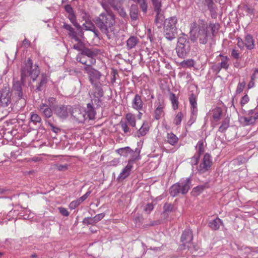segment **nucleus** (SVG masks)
Here are the masks:
<instances>
[{"label":"nucleus","mask_w":258,"mask_h":258,"mask_svg":"<svg viewBox=\"0 0 258 258\" xmlns=\"http://www.w3.org/2000/svg\"><path fill=\"white\" fill-rule=\"evenodd\" d=\"M3 131L1 134H3V137L6 140L11 139V137L16 135L17 130H2Z\"/></svg>","instance_id":"nucleus-34"},{"label":"nucleus","mask_w":258,"mask_h":258,"mask_svg":"<svg viewBox=\"0 0 258 258\" xmlns=\"http://www.w3.org/2000/svg\"><path fill=\"white\" fill-rule=\"evenodd\" d=\"M85 111V113L86 114V119L88 118L89 119H93L95 118V116L96 115V112L94 107L92 106V104L90 103H88L87 104V107L86 110Z\"/></svg>","instance_id":"nucleus-25"},{"label":"nucleus","mask_w":258,"mask_h":258,"mask_svg":"<svg viewBox=\"0 0 258 258\" xmlns=\"http://www.w3.org/2000/svg\"><path fill=\"white\" fill-rule=\"evenodd\" d=\"M189 101L190 108H198L197 97L194 94L192 93L189 97Z\"/></svg>","instance_id":"nucleus-38"},{"label":"nucleus","mask_w":258,"mask_h":258,"mask_svg":"<svg viewBox=\"0 0 258 258\" xmlns=\"http://www.w3.org/2000/svg\"><path fill=\"white\" fill-rule=\"evenodd\" d=\"M177 20L176 17H171L168 19H166L164 22V26L166 27H174L176 28V24L177 23Z\"/></svg>","instance_id":"nucleus-27"},{"label":"nucleus","mask_w":258,"mask_h":258,"mask_svg":"<svg viewBox=\"0 0 258 258\" xmlns=\"http://www.w3.org/2000/svg\"><path fill=\"white\" fill-rule=\"evenodd\" d=\"M205 188V185H199L196 187H194L192 189V192L196 193L197 195H199L201 192H202Z\"/></svg>","instance_id":"nucleus-54"},{"label":"nucleus","mask_w":258,"mask_h":258,"mask_svg":"<svg viewBox=\"0 0 258 258\" xmlns=\"http://www.w3.org/2000/svg\"><path fill=\"white\" fill-rule=\"evenodd\" d=\"M134 160V159H131L128 161L127 165L123 169L122 171L119 174L118 177V179L123 180L130 175L131 171L133 168V164Z\"/></svg>","instance_id":"nucleus-16"},{"label":"nucleus","mask_w":258,"mask_h":258,"mask_svg":"<svg viewBox=\"0 0 258 258\" xmlns=\"http://www.w3.org/2000/svg\"><path fill=\"white\" fill-rule=\"evenodd\" d=\"M136 2H138L139 4L140 8L142 10V11L144 13H146L147 12L148 8L147 0H139L137 1Z\"/></svg>","instance_id":"nucleus-45"},{"label":"nucleus","mask_w":258,"mask_h":258,"mask_svg":"<svg viewBox=\"0 0 258 258\" xmlns=\"http://www.w3.org/2000/svg\"><path fill=\"white\" fill-rule=\"evenodd\" d=\"M154 209V205L152 203L147 204L144 208V211L150 213Z\"/></svg>","instance_id":"nucleus-62"},{"label":"nucleus","mask_w":258,"mask_h":258,"mask_svg":"<svg viewBox=\"0 0 258 258\" xmlns=\"http://www.w3.org/2000/svg\"><path fill=\"white\" fill-rule=\"evenodd\" d=\"M237 41V45L238 47L241 50H243L244 48V47H245L244 40L243 41L242 39H241L240 37H238L236 39Z\"/></svg>","instance_id":"nucleus-56"},{"label":"nucleus","mask_w":258,"mask_h":258,"mask_svg":"<svg viewBox=\"0 0 258 258\" xmlns=\"http://www.w3.org/2000/svg\"><path fill=\"white\" fill-rule=\"evenodd\" d=\"M82 202L78 199L76 201H72L69 205V208L71 209H75Z\"/></svg>","instance_id":"nucleus-55"},{"label":"nucleus","mask_w":258,"mask_h":258,"mask_svg":"<svg viewBox=\"0 0 258 258\" xmlns=\"http://www.w3.org/2000/svg\"><path fill=\"white\" fill-rule=\"evenodd\" d=\"M190 49V42L185 35L178 38L176 47V51L178 57L184 58Z\"/></svg>","instance_id":"nucleus-5"},{"label":"nucleus","mask_w":258,"mask_h":258,"mask_svg":"<svg viewBox=\"0 0 258 258\" xmlns=\"http://www.w3.org/2000/svg\"><path fill=\"white\" fill-rule=\"evenodd\" d=\"M223 225V223L222 220L218 217L211 220L208 223L209 227L213 230H218L220 227Z\"/></svg>","instance_id":"nucleus-23"},{"label":"nucleus","mask_w":258,"mask_h":258,"mask_svg":"<svg viewBox=\"0 0 258 258\" xmlns=\"http://www.w3.org/2000/svg\"><path fill=\"white\" fill-rule=\"evenodd\" d=\"M62 27L69 31L68 35L71 37L72 35L75 34L76 32L75 31L74 29L69 24H67L66 23H64Z\"/></svg>","instance_id":"nucleus-44"},{"label":"nucleus","mask_w":258,"mask_h":258,"mask_svg":"<svg viewBox=\"0 0 258 258\" xmlns=\"http://www.w3.org/2000/svg\"><path fill=\"white\" fill-rule=\"evenodd\" d=\"M47 82V78L46 75L43 74L41 76V80L37 87L36 90L40 91L42 90V88L44 86Z\"/></svg>","instance_id":"nucleus-40"},{"label":"nucleus","mask_w":258,"mask_h":258,"mask_svg":"<svg viewBox=\"0 0 258 258\" xmlns=\"http://www.w3.org/2000/svg\"><path fill=\"white\" fill-rule=\"evenodd\" d=\"M56 103V99L53 97H50L48 99V103L47 104L49 107H53L54 108V105Z\"/></svg>","instance_id":"nucleus-64"},{"label":"nucleus","mask_w":258,"mask_h":258,"mask_svg":"<svg viewBox=\"0 0 258 258\" xmlns=\"http://www.w3.org/2000/svg\"><path fill=\"white\" fill-rule=\"evenodd\" d=\"M204 143L203 140H200L198 142L197 146H196V148L197 150L196 154H198V155H199L200 156H201V155L204 152L205 150H204Z\"/></svg>","instance_id":"nucleus-39"},{"label":"nucleus","mask_w":258,"mask_h":258,"mask_svg":"<svg viewBox=\"0 0 258 258\" xmlns=\"http://www.w3.org/2000/svg\"><path fill=\"white\" fill-rule=\"evenodd\" d=\"M116 152L121 156H123L124 157H127L128 154L133 153V150L128 147L120 148L117 150Z\"/></svg>","instance_id":"nucleus-35"},{"label":"nucleus","mask_w":258,"mask_h":258,"mask_svg":"<svg viewBox=\"0 0 258 258\" xmlns=\"http://www.w3.org/2000/svg\"><path fill=\"white\" fill-rule=\"evenodd\" d=\"M109 7H112L114 10H116L119 15L125 18L127 15L121 5V0H105Z\"/></svg>","instance_id":"nucleus-12"},{"label":"nucleus","mask_w":258,"mask_h":258,"mask_svg":"<svg viewBox=\"0 0 258 258\" xmlns=\"http://www.w3.org/2000/svg\"><path fill=\"white\" fill-rule=\"evenodd\" d=\"M258 118V112L255 113L254 115L252 117V116H251V117H241V121L242 122H244L245 124L246 125H247V124H250L251 123H252V122H253L254 121V120L256 119H257Z\"/></svg>","instance_id":"nucleus-36"},{"label":"nucleus","mask_w":258,"mask_h":258,"mask_svg":"<svg viewBox=\"0 0 258 258\" xmlns=\"http://www.w3.org/2000/svg\"><path fill=\"white\" fill-rule=\"evenodd\" d=\"M40 73L38 66L36 64H33L32 61L29 58L25 64L22 68L21 70V79L24 80V78L30 76L33 81L35 80Z\"/></svg>","instance_id":"nucleus-4"},{"label":"nucleus","mask_w":258,"mask_h":258,"mask_svg":"<svg viewBox=\"0 0 258 258\" xmlns=\"http://www.w3.org/2000/svg\"><path fill=\"white\" fill-rule=\"evenodd\" d=\"M92 85L93 87V95L95 98H97L96 100L99 101V98L103 95V91L102 88L101 84L100 83Z\"/></svg>","instance_id":"nucleus-22"},{"label":"nucleus","mask_w":258,"mask_h":258,"mask_svg":"<svg viewBox=\"0 0 258 258\" xmlns=\"http://www.w3.org/2000/svg\"><path fill=\"white\" fill-rule=\"evenodd\" d=\"M125 119L131 127H135L136 126V118L135 115L131 113H127L125 115Z\"/></svg>","instance_id":"nucleus-33"},{"label":"nucleus","mask_w":258,"mask_h":258,"mask_svg":"<svg viewBox=\"0 0 258 258\" xmlns=\"http://www.w3.org/2000/svg\"><path fill=\"white\" fill-rule=\"evenodd\" d=\"M31 120L33 122H40L41 119L38 114H33L31 116Z\"/></svg>","instance_id":"nucleus-58"},{"label":"nucleus","mask_w":258,"mask_h":258,"mask_svg":"<svg viewBox=\"0 0 258 258\" xmlns=\"http://www.w3.org/2000/svg\"><path fill=\"white\" fill-rule=\"evenodd\" d=\"M184 116V114L182 112L180 111L178 112L174 118L173 123L176 125L180 124Z\"/></svg>","instance_id":"nucleus-41"},{"label":"nucleus","mask_w":258,"mask_h":258,"mask_svg":"<svg viewBox=\"0 0 258 258\" xmlns=\"http://www.w3.org/2000/svg\"><path fill=\"white\" fill-rule=\"evenodd\" d=\"M177 28L174 27H164V34L165 37L171 40L174 39L176 37Z\"/></svg>","instance_id":"nucleus-21"},{"label":"nucleus","mask_w":258,"mask_h":258,"mask_svg":"<svg viewBox=\"0 0 258 258\" xmlns=\"http://www.w3.org/2000/svg\"><path fill=\"white\" fill-rule=\"evenodd\" d=\"M84 70L88 75L89 81L91 85L100 83L102 74L92 67H85Z\"/></svg>","instance_id":"nucleus-8"},{"label":"nucleus","mask_w":258,"mask_h":258,"mask_svg":"<svg viewBox=\"0 0 258 258\" xmlns=\"http://www.w3.org/2000/svg\"><path fill=\"white\" fill-rule=\"evenodd\" d=\"M58 210L60 213L64 216H68L70 214V213L68 212L67 209L63 207H59L58 208Z\"/></svg>","instance_id":"nucleus-63"},{"label":"nucleus","mask_w":258,"mask_h":258,"mask_svg":"<svg viewBox=\"0 0 258 258\" xmlns=\"http://www.w3.org/2000/svg\"><path fill=\"white\" fill-rule=\"evenodd\" d=\"M219 56L221 57V61L219 63L221 69L227 70L229 66V59L227 56H223L220 54Z\"/></svg>","instance_id":"nucleus-31"},{"label":"nucleus","mask_w":258,"mask_h":258,"mask_svg":"<svg viewBox=\"0 0 258 258\" xmlns=\"http://www.w3.org/2000/svg\"><path fill=\"white\" fill-rule=\"evenodd\" d=\"M86 56H84L81 54H79L76 57V60L83 64L85 65V67H91L94 64L89 63V58L88 59L86 58Z\"/></svg>","instance_id":"nucleus-30"},{"label":"nucleus","mask_w":258,"mask_h":258,"mask_svg":"<svg viewBox=\"0 0 258 258\" xmlns=\"http://www.w3.org/2000/svg\"><path fill=\"white\" fill-rule=\"evenodd\" d=\"M181 65L182 67H193L194 65V61L192 59H187L186 60H183L181 62Z\"/></svg>","instance_id":"nucleus-53"},{"label":"nucleus","mask_w":258,"mask_h":258,"mask_svg":"<svg viewBox=\"0 0 258 258\" xmlns=\"http://www.w3.org/2000/svg\"><path fill=\"white\" fill-rule=\"evenodd\" d=\"M221 125L219 127V129H227L229 127L230 120L229 118H226L222 121Z\"/></svg>","instance_id":"nucleus-47"},{"label":"nucleus","mask_w":258,"mask_h":258,"mask_svg":"<svg viewBox=\"0 0 258 258\" xmlns=\"http://www.w3.org/2000/svg\"><path fill=\"white\" fill-rule=\"evenodd\" d=\"M200 156L198 154H195L191 159L190 163L192 166L197 165L199 162Z\"/></svg>","instance_id":"nucleus-52"},{"label":"nucleus","mask_w":258,"mask_h":258,"mask_svg":"<svg viewBox=\"0 0 258 258\" xmlns=\"http://www.w3.org/2000/svg\"><path fill=\"white\" fill-rule=\"evenodd\" d=\"M220 28L218 23H210L199 19L190 25L191 39L196 41L198 39L201 44H205L208 40L212 39L217 34Z\"/></svg>","instance_id":"nucleus-1"},{"label":"nucleus","mask_w":258,"mask_h":258,"mask_svg":"<svg viewBox=\"0 0 258 258\" xmlns=\"http://www.w3.org/2000/svg\"><path fill=\"white\" fill-rule=\"evenodd\" d=\"M130 17L133 20H136L138 18V9L136 6L132 5L130 11Z\"/></svg>","instance_id":"nucleus-37"},{"label":"nucleus","mask_w":258,"mask_h":258,"mask_svg":"<svg viewBox=\"0 0 258 258\" xmlns=\"http://www.w3.org/2000/svg\"><path fill=\"white\" fill-rule=\"evenodd\" d=\"M166 141L171 145L174 146L177 143L178 138L173 133L170 132L167 134Z\"/></svg>","instance_id":"nucleus-26"},{"label":"nucleus","mask_w":258,"mask_h":258,"mask_svg":"<svg viewBox=\"0 0 258 258\" xmlns=\"http://www.w3.org/2000/svg\"><path fill=\"white\" fill-rule=\"evenodd\" d=\"M84 48L83 46V43L82 42H80L76 44H75L73 46V48L78 50L81 51L82 52V50Z\"/></svg>","instance_id":"nucleus-59"},{"label":"nucleus","mask_w":258,"mask_h":258,"mask_svg":"<svg viewBox=\"0 0 258 258\" xmlns=\"http://www.w3.org/2000/svg\"><path fill=\"white\" fill-rule=\"evenodd\" d=\"M155 12L161 11V3L159 0H152Z\"/></svg>","instance_id":"nucleus-49"},{"label":"nucleus","mask_w":258,"mask_h":258,"mask_svg":"<svg viewBox=\"0 0 258 258\" xmlns=\"http://www.w3.org/2000/svg\"><path fill=\"white\" fill-rule=\"evenodd\" d=\"M241 10L246 13V15H252L253 14V9L252 7L248 5H244L241 7Z\"/></svg>","instance_id":"nucleus-43"},{"label":"nucleus","mask_w":258,"mask_h":258,"mask_svg":"<svg viewBox=\"0 0 258 258\" xmlns=\"http://www.w3.org/2000/svg\"><path fill=\"white\" fill-rule=\"evenodd\" d=\"M99 52L100 50L96 48L90 49L84 47L80 54L87 56L89 58L90 64H95L96 59L95 57L99 53Z\"/></svg>","instance_id":"nucleus-11"},{"label":"nucleus","mask_w":258,"mask_h":258,"mask_svg":"<svg viewBox=\"0 0 258 258\" xmlns=\"http://www.w3.org/2000/svg\"><path fill=\"white\" fill-rule=\"evenodd\" d=\"M207 3L208 9L210 11L211 16L212 17H215L216 16V9L213 0L207 1Z\"/></svg>","instance_id":"nucleus-32"},{"label":"nucleus","mask_w":258,"mask_h":258,"mask_svg":"<svg viewBox=\"0 0 258 258\" xmlns=\"http://www.w3.org/2000/svg\"><path fill=\"white\" fill-rule=\"evenodd\" d=\"M192 240V234L189 229H185L181 236V241L182 244L180 245L181 249L189 248L190 247L191 241Z\"/></svg>","instance_id":"nucleus-9"},{"label":"nucleus","mask_w":258,"mask_h":258,"mask_svg":"<svg viewBox=\"0 0 258 258\" xmlns=\"http://www.w3.org/2000/svg\"><path fill=\"white\" fill-rule=\"evenodd\" d=\"M105 12L101 13L94 21L100 30L106 34L109 39L114 35V26L115 24V15L111 12L110 8L105 0L101 3Z\"/></svg>","instance_id":"nucleus-2"},{"label":"nucleus","mask_w":258,"mask_h":258,"mask_svg":"<svg viewBox=\"0 0 258 258\" xmlns=\"http://www.w3.org/2000/svg\"><path fill=\"white\" fill-rule=\"evenodd\" d=\"M156 16L155 18V22L157 24L160 23L161 24L164 17L163 15L161 13V11L156 12Z\"/></svg>","instance_id":"nucleus-51"},{"label":"nucleus","mask_w":258,"mask_h":258,"mask_svg":"<svg viewBox=\"0 0 258 258\" xmlns=\"http://www.w3.org/2000/svg\"><path fill=\"white\" fill-rule=\"evenodd\" d=\"M139 42V39L135 36L130 37L126 41V46L130 49L134 48Z\"/></svg>","instance_id":"nucleus-29"},{"label":"nucleus","mask_w":258,"mask_h":258,"mask_svg":"<svg viewBox=\"0 0 258 258\" xmlns=\"http://www.w3.org/2000/svg\"><path fill=\"white\" fill-rule=\"evenodd\" d=\"M12 93L10 87L6 84L0 90V107L8 106L11 103Z\"/></svg>","instance_id":"nucleus-7"},{"label":"nucleus","mask_w":258,"mask_h":258,"mask_svg":"<svg viewBox=\"0 0 258 258\" xmlns=\"http://www.w3.org/2000/svg\"><path fill=\"white\" fill-rule=\"evenodd\" d=\"M223 114V110L221 107H217L209 111L208 116L213 127H216L217 125L221 123Z\"/></svg>","instance_id":"nucleus-6"},{"label":"nucleus","mask_w":258,"mask_h":258,"mask_svg":"<svg viewBox=\"0 0 258 258\" xmlns=\"http://www.w3.org/2000/svg\"><path fill=\"white\" fill-rule=\"evenodd\" d=\"M250 100L249 97L247 94H245L241 99L240 104L241 107H243L244 105L248 103Z\"/></svg>","instance_id":"nucleus-50"},{"label":"nucleus","mask_w":258,"mask_h":258,"mask_svg":"<svg viewBox=\"0 0 258 258\" xmlns=\"http://www.w3.org/2000/svg\"><path fill=\"white\" fill-rule=\"evenodd\" d=\"M165 105L164 101H160L155 103V110L153 116L156 120H159L164 117L165 115L164 109Z\"/></svg>","instance_id":"nucleus-14"},{"label":"nucleus","mask_w":258,"mask_h":258,"mask_svg":"<svg viewBox=\"0 0 258 258\" xmlns=\"http://www.w3.org/2000/svg\"><path fill=\"white\" fill-rule=\"evenodd\" d=\"M245 83L244 81H243L241 82H239L237 86V88L236 90V93L237 94H240V93H241L243 91L244 88H245Z\"/></svg>","instance_id":"nucleus-48"},{"label":"nucleus","mask_w":258,"mask_h":258,"mask_svg":"<svg viewBox=\"0 0 258 258\" xmlns=\"http://www.w3.org/2000/svg\"><path fill=\"white\" fill-rule=\"evenodd\" d=\"M169 100L171 102L173 109L174 110L177 109L179 104L178 98L173 93H170L169 94Z\"/></svg>","instance_id":"nucleus-28"},{"label":"nucleus","mask_w":258,"mask_h":258,"mask_svg":"<svg viewBox=\"0 0 258 258\" xmlns=\"http://www.w3.org/2000/svg\"><path fill=\"white\" fill-rule=\"evenodd\" d=\"M212 163V161L210 155L208 153L205 154L198 168V172L201 174L205 173L210 169Z\"/></svg>","instance_id":"nucleus-10"},{"label":"nucleus","mask_w":258,"mask_h":258,"mask_svg":"<svg viewBox=\"0 0 258 258\" xmlns=\"http://www.w3.org/2000/svg\"><path fill=\"white\" fill-rule=\"evenodd\" d=\"M56 169L58 171H64L68 169V165L67 164L64 165H58L57 164L55 165Z\"/></svg>","instance_id":"nucleus-60"},{"label":"nucleus","mask_w":258,"mask_h":258,"mask_svg":"<svg viewBox=\"0 0 258 258\" xmlns=\"http://www.w3.org/2000/svg\"><path fill=\"white\" fill-rule=\"evenodd\" d=\"M83 26L86 30L92 31L95 28L94 26L92 23H87V22L83 24Z\"/></svg>","instance_id":"nucleus-61"},{"label":"nucleus","mask_w":258,"mask_h":258,"mask_svg":"<svg viewBox=\"0 0 258 258\" xmlns=\"http://www.w3.org/2000/svg\"><path fill=\"white\" fill-rule=\"evenodd\" d=\"M143 106L141 96L138 94H136L132 102V107L136 110L140 111L143 109Z\"/></svg>","instance_id":"nucleus-18"},{"label":"nucleus","mask_w":258,"mask_h":258,"mask_svg":"<svg viewBox=\"0 0 258 258\" xmlns=\"http://www.w3.org/2000/svg\"><path fill=\"white\" fill-rule=\"evenodd\" d=\"M38 109L40 113L45 117L49 118L52 115V111L50 107L47 104L42 103L38 107Z\"/></svg>","instance_id":"nucleus-19"},{"label":"nucleus","mask_w":258,"mask_h":258,"mask_svg":"<svg viewBox=\"0 0 258 258\" xmlns=\"http://www.w3.org/2000/svg\"><path fill=\"white\" fill-rule=\"evenodd\" d=\"M148 130H135V132H133L132 134L135 137L140 138L141 137L145 136Z\"/></svg>","instance_id":"nucleus-46"},{"label":"nucleus","mask_w":258,"mask_h":258,"mask_svg":"<svg viewBox=\"0 0 258 258\" xmlns=\"http://www.w3.org/2000/svg\"><path fill=\"white\" fill-rule=\"evenodd\" d=\"M191 186L190 178L181 179L178 183L173 185L170 189V194L172 197H176L178 194H186Z\"/></svg>","instance_id":"nucleus-3"},{"label":"nucleus","mask_w":258,"mask_h":258,"mask_svg":"<svg viewBox=\"0 0 258 258\" xmlns=\"http://www.w3.org/2000/svg\"><path fill=\"white\" fill-rule=\"evenodd\" d=\"M245 47L249 50L253 49L254 48V40L251 35L247 34L244 37Z\"/></svg>","instance_id":"nucleus-24"},{"label":"nucleus","mask_w":258,"mask_h":258,"mask_svg":"<svg viewBox=\"0 0 258 258\" xmlns=\"http://www.w3.org/2000/svg\"><path fill=\"white\" fill-rule=\"evenodd\" d=\"M68 18L75 27L77 28H81L80 25L77 22L76 17L74 13L69 14Z\"/></svg>","instance_id":"nucleus-42"},{"label":"nucleus","mask_w":258,"mask_h":258,"mask_svg":"<svg viewBox=\"0 0 258 258\" xmlns=\"http://www.w3.org/2000/svg\"><path fill=\"white\" fill-rule=\"evenodd\" d=\"M56 114L61 118H66L72 114V107L70 106H57L54 108Z\"/></svg>","instance_id":"nucleus-13"},{"label":"nucleus","mask_w":258,"mask_h":258,"mask_svg":"<svg viewBox=\"0 0 258 258\" xmlns=\"http://www.w3.org/2000/svg\"><path fill=\"white\" fill-rule=\"evenodd\" d=\"M13 92L17 96V99H20L23 97V92L21 84L19 81H14L13 85Z\"/></svg>","instance_id":"nucleus-20"},{"label":"nucleus","mask_w":258,"mask_h":258,"mask_svg":"<svg viewBox=\"0 0 258 258\" xmlns=\"http://www.w3.org/2000/svg\"><path fill=\"white\" fill-rule=\"evenodd\" d=\"M71 115L74 120L79 123H82L86 119L85 111H81L79 108L72 109Z\"/></svg>","instance_id":"nucleus-15"},{"label":"nucleus","mask_w":258,"mask_h":258,"mask_svg":"<svg viewBox=\"0 0 258 258\" xmlns=\"http://www.w3.org/2000/svg\"><path fill=\"white\" fill-rule=\"evenodd\" d=\"M105 216L104 213H100L96 215L94 217H86L83 220V223L85 225H93L98 223Z\"/></svg>","instance_id":"nucleus-17"},{"label":"nucleus","mask_w":258,"mask_h":258,"mask_svg":"<svg viewBox=\"0 0 258 258\" xmlns=\"http://www.w3.org/2000/svg\"><path fill=\"white\" fill-rule=\"evenodd\" d=\"M164 212H171L173 209V206L169 203H165L163 207Z\"/></svg>","instance_id":"nucleus-57"}]
</instances>
